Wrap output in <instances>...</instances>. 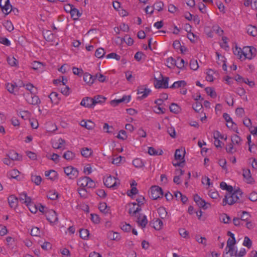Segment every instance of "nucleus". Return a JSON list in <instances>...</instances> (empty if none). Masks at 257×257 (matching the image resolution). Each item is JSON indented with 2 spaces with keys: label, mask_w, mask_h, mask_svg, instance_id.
Listing matches in <instances>:
<instances>
[{
  "label": "nucleus",
  "mask_w": 257,
  "mask_h": 257,
  "mask_svg": "<svg viewBox=\"0 0 257 257\" xmlns=\"http://www.w3.org/2000/svg\"><path fill=\"white\" fill-rule=\"evenodd\" d=\"M242 195V192L239 189L235 190L231 193H227L222 201V205L225 206L226 204L232 205L236 202H241L240 199Z\"/></svg>",
  "instance_id": "obj_1"
},
{
  "label": "nucleus",
  "mask_w": 257,
  "mask_h": 257,
  "mask_svg": "<svg viewBox=\"0 0 257 257\" xmlns=\"http://www.w3.org/2000/svg\"><path fill=\"white\" fill-rule=\"evenodd\" d=\"M103 182L106 187L116 189L120 184V181L117 178L109 175L103 179Z\"/></svg>",
  "instance_id": "obj_2"
},
{
  "label": "nucleus",
  "mask_w": 257,
  "mask_h": 257,
  "mask_svg": "<svg viewBox=\"0 0 257 257\" xmlns=\"http://www.w3.org/2000/svg\"><path fill=\"white\" fill-rule=\"evenodd\" d=\"M163 192L162 188L158 186H154L151 188L150 197L153 200H156L163 197Z\"/></svg>",
  "instance_id": "obj_3"
},
{
  "label": "nucleus",
  "mask_w": 257,
  "mask_h": 257,
  "mask_svg": "<svg viewBox=\"0 0 257 257\" xmlns=\"http://www.w3.org/2000/svg\"><path fill=\"white\" fill-rule=\"evenodd\" d=\"M64 171L67 176L70 179H74L78 176V171L77 169L71 166L65 167Z\"/></svg>",
  "instance_id": "obj_4"
},
{
  "label": "nucleus",
  "mask_w": 257,
  "mask_h": 257,
  "mask_svg": "<svg viewBox=\"0 0 257 257\" xmlns=\"http://www.w3.org/2000/svg\"><path fill=\"white\" fill-rule=\"evenodd\" d=\"M256 49L253 47H244L243 48V55L244 59H251L255 55Z\"/></svg>",
  "instance_id": "obj_5"
},
{
  "label": "nucleus",
  "mask_w": 257,
  "mask_h": 257,
  "mask_svg": "<svg viewBox=\"0 0 257 257\" xmlns=\"http://www.w3.org/2000/svg\"><path fill=\"white\" fill-rule=\"evenodd\" d=\"M26 101L32 105H38L41 103V100L39 97L36 95H33L31 93H28L25 95Z\"/></svg>",
  "instance_id": "obj_6"
},
{
  "label": "nucleus",
  "mask_w": 257,
  "mask_h": 257,
  "mask_svg": "<svg viewBox=\"0 0 257 257\" xmlns=\"http://www.w3.org/2000/svg\"><path fill=\"white\" fill-rule=\"evenodd\" d=\"M45 215L47 219L51 223H55L58 221V217L56 212L53 209L47 210L45 212Z\"/></svg>",
  "instance_id": "obj_7"
},
{
  "label": "nucleus",
  "mask_w": 257,
  "mask_h": 257,
  "mask_svg": "<svg viewBox=\"0 0 257 257\" xmlns=\"http://www.w3.org/2000/svg\"><path fill=\"white\" fill-rule=\"evenodd\" d=\"M131 95H124L121 98L119 99L112 100L110 102V104L113 106L118 105L120 103L125 102H128L131 100Z\"/></svg>",
  "instance_id": "obj_8"
},
{
  "label": "nucleus",
  "mask_w": 257,
  "mask_h": 257,
  "mask_svg": "<svg viewBox=\"0 0 257 257\" xmlns=\"http://www.w3.org/2000/svg\"><path fill=\"white\" fill-rule=\"evenodd\" d=\"M185 154V149H177L175 151V159L176 160L182 161V162H184V156Z\"/></svg>",
  "instance_id": "obj_9"
},
{
  "label": "nucleus",
  "mask_w": 257,
  "mask_h": 257,
  "mask_svg": "<svg viewBox=\"0 0 257 257\" xmlns=\"http://www.w3.org/2000/svg\"><path fill=\"white\" fill-rule=\"evenodd\" d=\"M93 98L86 97L82 99L80 104L86 107H92L94 106Z\"/></svg>",
  "instance_id": "obj_10"
},
{
  "label": "nucleus",
  "mask_w": 257,
  "mask_h": 257,
  "mask_svg": "<svg viewBox=\"0 0 257 257\" xmlns=\"http://www.w3.org/2000/svg\"><path fill=\"white\" fill-rule=\"evenodd\" d=\"M9 204L11 208H15L18 204V199L15 195H12L8 198Z\"/></svg>",
  "instance_id": "obj_11"
},
{
  "label": "nucleus",
  "mask_w": 257,
  "mask_h": 257,
  "mask_svg": "<svg viewBox=\"0 0 257 257\" xmlns=\"http://www.w3.org/2000/svg\"><path fill=\"white\" fill-rule=\"evenodd\" d=\"M83 80L88 85L90 86L94 83L95 78L90 74L85 73L83 75Z\"/></svg>",
  "instance_id": "obj_12"
},
{
  "label": "nucleus",
  "mask_w": 257,
  "mask_h": 257,
  "mask_svg": "<svg viewBox=\"0 0 257 257\" xmlns=\"http://www.w3.org/2000/svg\"><path fill=\"white\" fill-rule=\"evenodd\" d=\"M223 117L227 122L226 126L228 128H232L234 125H236V124L233 122L232 118L227 113H223Z\"/></svg>",
  "instance_id": "obj_13"
},
{
  "label": "nucleus",
  "mask_w": 257,
  "mask_h": 257,
  "mask_svg": "<svg viewBox=\"0 0 257 257\" xmlns=\"http://www.w3.org/2000/svg\"><path fill=\"white\" fill-rule=\"evenodd\" d=\"M137 222L142 228H144L148 223L146 216L145 215H140L138 217Z\"/></svg>",
  "instance_id": "obj_14"
},
{
  "label": "nucleus",
  "mask_w": 257,
  "mask_h": 257,
  "mask_svg": "<svg viewBox=\"0 0 257 257\" xmlns=\"http://www.w3.org/2000/svg\"><path fill=\"white\" fill-rule=\"evenodd\" d=\"M19 200L22 203L27 204L30 202L31 198L27 196L26 192L20 193Z\"/></svg>",
  "instance_id": "obj_15"
},
{
  "label": "nucleus",
  "mask_w": 257,
  "mask_h": 257,
  "mask_svg": "<svg viewBox=\"0 0 257 257\" xmlns=\"http://www.w3.org/2000/svg\"><path fill=\"white\" fill-rule=\"evenodd\" d=\"M88 179L89 177L86 176L80 178L77 181V185L81 188H85L87 185Z\"/></svg>",
  "instance_id": "obj_16"
},
{
  "label": "nucleus",
  "mask_w": 257,
  "mask_h": 257,
  "mask_svg": "<svg viewBox=\"0 0 257 257\" xmlns=\"http://www.w3.org/2000/svg\"><path fill=\"white\" fill-rule=\"evenodd\" d=\"M187 85L186 82L184 80H179L175 82L171 86H170V88L175 89L180 87H184Z\"/></svg>",
  "instance_id": "obj_17"
},
{
  "label": "nucleus",
  "mask_w": 257,
  "mask_h": 257,
  "mask_svg": "<svg viewBox=\"0 0 257 257\" xmlns=\"http://www.w3.org/2000/svg\"><path fill=\"white\" fill-rule=\"evenodd\" d=\"M8 156L13 161H20L22 160V156H20L19 154L15 152L14 151H11L9 152Z\"/></svg>",
  "instance_id": "obj_18"
},
{
  "label": "nucleus",
  "mask_w": 257,
  "mask_h": 257,
  "mask_svg": "<svg viewBox=\"0 0 257 257\" xmlns=\"http://www.w3.org/2000/svg\"><path fill=\"white\" fill-rule=\"evenodd\" d=\"M57 173L54 170H51L45 172V176L49 177V179L51 180H55L57 178Z\"/></svg>",
  "instance_id": "obj_19"
},
{
  "label": "nucleus",
  "mask_w": 257,
  "mask_h": 257,
  "mask_svg": "<svg viewBox=\"0 0 257 257\" xmlns=\"http://www.w3.org/2000/svg\"><path fill=\"white\" fill-rule=\"evenodd\" d=\"M243 176L248 183H250L252 182L253 178L251 177L250 170L249 169L243 170Z\"/></svg>",
  "instance_id": "obj_20"
},
{
  "label": "nucleus",
  "mask_w": 257,
  "mask_h": 257,
  "mask_svg": "<svg viewBox=\"0 0 257 257\" xmlns=\"http://www.w3.org/2000/svg\"><path fill=\"white\" fill-rule=\"evenodd\" d=\"M80 125L88 130L93 128L94 126V123L90 120H82L80 122Z\"/></svg>",
  "instance_id": "obj_21"
},
{
  "label": "nucleus",
  "mask_w": 257,
  "mask_h": 257,
  "mask_svg": "<svg viewBox=\"0 0 257 257\" xmlns=\"http://www.w3.org/2000/svg\"><path fill=\"white\" fill-rule=\"evenodd\" d=\"M31 67L32 69L35 70H41L42 71L43 69V63L38 62V61H34L31 64Z\"/></svg>",
  "instance_id": "obj_22"
},
{
  "label": "nucleus",
  "mask_w": 257,
  "mask_h": 257,
  "mask_svg": "<svg viewBox=\"0 0 257 257\" xmlns=\"http://www.w3.org/2000/svg\"><path fill=\"white\" fill-rule=\"evenodd\" d=\"M63 157L66 160L70 161L75 158V154L70 151H67L64 153Z\"/></svg>",
  "instance_id": "obj_23"
},
{
  "label": "nucleus",
  "mask_w": 257,
  "mask_h": 257,
  "mask_svg": "<svg viewBox=\"0 0 257 257\" xmlns=\"http://www.w3.org/2000/svg\"><path fill=\"white\" fill-rule=\"evenodd\" d=\"M163 152L162 150L157 151L153 147H149L148 148V153L150 155H154V156L162 155L163 154Z\"/></svg>",
  "instance_id": "obj_24"
},
{
  "label": "nucleus",
  "mask_w": 257,
  "mask_h": 257,
  "mask_svg": "<svg viewBox=\"0 0 257 257\" xmlns=\"http://www.w3.org/2000/svg\"><path fill=\"white\" fill-rule=\"evenodd\" d=\"M70 13L71 14V17L74 20L78 19V18L81 15V14L79 12L78 10L75 8H74L72 10H71V12Z\"/></svg>",
  "instance_id": "obj_25"
},
{
  "label": "nucleus",
  "mask_w": 257,
  "mask_h": 257,
  "mask_svg": "<svg viewBox=\"0 0 257 257\" xmlns=\"http://www.w3.org/2000/svg\"><path fill=\"white\" fill-rule=\"evenodd\" d=\"M94 105L96 104H101L105 101L106 98L102 95H97L93 98Z\"/></svg>",
  "instance_id": "obj_26"
},
{
  "label": "nucleus",
  "mask_w": 257,
  "mask_h": 257,
  "mask_svg": "<svg viewBox=\"0 0 257 257\" xmlns=\"http://www.w3.org/2000/svg\"><path fill=\"white\" fill-rule=\"evenodd\" d=\"M47 196L50 200H55L58 197V193L55 190H50L47 193Z\"/></svg>",
  "instance_id": "obj_27"
},
{
  "label": "nucleus",
  "mask_w": 257,
  "mask_h": 257,
  "mask_svg": "<svg viewBox=\"0 0 257 257\" xmlns=\"http://www.w3.org/2000/svg\"><path fill=\"white\" fill-rule=\"evenodd\" d=\"M65 143V140L61 138H60L58 140V142H54L53 143V147L54 149H59L61 148L62 147V146H64Z\"/></svg>",
  "instance_id": "obj_28"
},
{
  "label": "nucleus",
  "mask_w": 257,
  "mask_h": 257,
  "mask_svg": "<svg viewBox=\"0 0 257 257\" xmlns=\"http://www.w3.org/2000/svg\"><path fill=\"white\" fill-rule=\"evenodd\" d=\"M247 32L249 35L253 37H255L257 35V28L254 26L249 25L247 27Z\"/></svg>",
  "instance_id": "obj_29"
},
{
  "label": "nucleus",
  "mask_w": 257,
  "mask_h": 257,
  "mask_svg": "<svg viewBox=\"0 0 257 257\" xmlns=\"http://www.w3.org/2000/svg\"><path fill=\"white\" fill-rule=\"evenodd\" d=\"M228 249L226 250L225 253L223 255V257H232L234 255L235 250L234 247H227Z\"/></svg>",
  "instance_id": "obj_30"
},
{
  "label": "nucleus",
  "mask_w": 257,
  "mask_h": 257,
  "mask_svg": "<svg viewBox=\"0 0 257 257\" xmlns=\"http://www.w3.org/2000/svg\"><path fill=\"white\" fill-rule=\"evenodd\" d=\"M128 206H130V208L128 210V213L131 216H134L136 214V208L137 204L136 202L129 203Z\"/></svg>",
  "instance_id": "obj_31"
},
{
  "label": "nucleus",
  "mask_w": 257,
  "mask_h": 257,
  "mask_svg": "<svg viewBox=\"0 0 257 257\" xmlns=\"http://www.w3.org/2000/svg\"><path fill=\"white\" fill-rule=\"evenodd\" d=\"M241 138L237 135L234 134L231 136V142L234 145L240 146L241 145Z\"/></svg>",
  "instance_id": "obj_32"
},
{
  "label": "nucleus",
  "mask_w": 257,
  "mask_h": 257,
  "mask_svg": "<svg viewBox=\"0 0 257 257\" xmlns=\"http://www.w3.org/2000/svg\"><path fill=\"white\" fill-rule=\"evenodd\" d=\"M26 205L29 208L30 211L33 213H35L37 212L38 210V207L37 205L34 204L33 202L30 201V202L26 204Z\"/></svg>",
  "instance_id": "obj_33"
},
{
  "label": "nucleus",
  "mask_w": 257,
  "mask_h": 257,
  "mask_svg": "<svg viewBox=\"0 0 257 257\" xmlns=\"http://www.w3.org/2000/svg\"><path fill=\"white\" fill-rule=\"evenodd\" d=\"M92 153V150L88 148H84L82 149L81 151V154L82 156L86 158L89 157Z\"/></svg>",
  "instance_id": "obj_34"
},
{
  "label": "nucleus",
  "mask_w": 257,
  "mask_h": 257,
  "mask_svg": "<svg viewBox=\"0 0 257 257\" xmlns=\"http://www.w3.org/2000/svg\"><path fill=\"white\" fill-rule=\"evenodd\" d=\"M108 237L111 240H117L120 239V236L119 233L112 231H109L108 233Z\"/></svg>",
  "instance_id": "obj_35"
},
{
  "label": "nucleus",
  "mask_w": 257,
  "mask_h": 257,
  "mask_svg": "<svg viewBox=\"0 0 257 257\" xmlns=\"http://www.w3.org/2000/svg\"><path fill=\"white\" fill-rule=\"evenodd\" d=\"M154 224V227L156 230H160L161 229L163 226V221L160 220L159 218H157L153 223Z\"/></svg>",
  "instance_id": "obj_36"
},
{
  "label": "nucleus",
  "mask_w": 257,
  "mask_h": 257,
  "mask_svg": "<svg viewBox=\"0 0 257 257\" xmlns=\"http://www.w3.org/2000/svg\"><path fill=\"white\" fill-rule=\"evenodd\" d=\"M133 165L136 168H142L144 166L142 160L140 158H136L133 161Z\"/></svg>",
  "instance_id": "obj_37"
},
{
  "label": "nucleus",
  "mask_w": 257,
  "mask_h": 257,
  "mask_svg": "<svg viewBox=\"0 0 257 257\" xmlns=\"http://www.w3.org/2000/svg\"><path fill=\"white\" fill-rule=\"evenodd\" d=\"M170 111L174 113H178L179 112L180 110V107L176 103H171V105L170 106Z\"/></svg>",
  "instance_id": "obj_38"
},
{
  "label": "nucleus",
  "mask_w": 257,
  "mask_h": 257,
  "mask_svg": "<svg viewBox=\"0 0 257 257\" xmlns=\"http://www.w3.org/2000/svg\"><path fill=\"white\" fill-rule=\"evenodd\" d=\"M80 236L83 239H86L89 234L88 230L86 229H81L79 230Z\"/></svg>",
  "instance_id": "obj_39"
},
{
  "label": "nucleus",
  "mask_w": 257,
  "mask_h": 257,
  "mask_svg": "<svg viewBox=\"0 0 257 257\" xmlns=\"http://www.w3.org/2000/svg\"><path fill=\"white\" fill-rule=\"evenodd\" d=\"M2 12L6 15L9 14L12 10V6L9 3L6 4L4 7L1 9Z\"/></svg>",
  "instance_id": "obj_40"
},
{
  "label": "nucleus",
  "mask_w": 257,
  "mask_h": 257,
  "mask_svg": "<svg viewBox=\"0 0 257 257\" xmlns=\"http://www.w3.org/2000/svg\"><path fill=\"white\" fill-rule=\"evenodd\" d=\"M233 52L235 55L237 56L239 59H241L243 55V49H241L236 46L233 50Z\"/></svg>",
  "instance_id": "obj_41"
},
{
  "label": "nucleus",
  "mask_w": 257,
  "mask_h": 257,
  "mask_svg": "<svg viewBox=\"0 0 257 257\" xmlns=\"http://www.w3.org/2000/svg\"><path fill=\"white\" fill-rule=\"evenodd\" d=\"M205 90L206 93L208 95H210V97H211L212 98L216 97V93L215 92L213 88H212L211 87H208L205 88Z\"/></svg>",
  "instance_id": "obj_42"
},
{
  "label": "nucleus",
  "mask_w": 257,
  "mask_h": 257,
  "mask_svg": "<svg viewBox=\"0 0 257 257\" xmlns=\"http://www.w3.org/2000/svg\"><path fill=\"white\" fill-rule=\"evenodd\" d=\"M7 62L11 66H17L18 61L14 57H8Z\"/></svg>",
  "instance_id": "obj_43"
},
{
  "label": "nucleus",
  "mask_w": 257,
  "mask_h": 257,
  "mask_svg": "<svg viewBox=\"0 0 257 257\" xmlns=\"http://www.w3.org/2000/svg\"><path fill=\"white\" fill-rule=\"evenodd\" d=\"M105 54L104 50L102 48L97 49L95 53V56L98 58H102Z\"/></svg>",
  "instance_id": "obj_44"
},
{
  "label": "nucleus",
  "mask_w": 257,
  "mask_h": 257,
  "mask_svg": "<svg viewBox=\"0 0 257 257\" xmlns=\"http://www.w3.org/2000/svg\"><path fill=\"white\" fill-rule=\"evenodd\" d=\"M77 191L81 197L83 198H86L87 197V192L85 188H78Z\"/></svg>",
  "instance_id": "obj_45"
},
{
  "label": "nucleus",
  "mask_w": 257,
  "mask_h": 257,
  "mask_svg": "<svg viewBox=\"0 0 257 257\" xmlns=\"http://www.w3.org/2000/svg\"><path fill=\"white\" fill-rule=\"evenodd\" d=\"M7 90L11 93H14V89L17 87V85L13 83H8L6 84Z\"/></svg>",
  "instance_id": "obj_46"
},
{
  "label": "nucleus",
  "mask_w": 257,
  "mask_h": 257,
  "mask_svg": "<svg viewBox=\"0 0 257 257\" xmlns=\"http://www.w3.org/2000/svg\"><path fill=\"white\" fill-rule=\"evenodd\" d=\"M58 96V94L57 92H52V93H50L49 97L51 99L52 102L57 103L59 100Z\"/></svg>",
  "instance_id": "obj_47"
},
{
  "label": "nucleus",
  "mask_w": 257,
  "mask_h": 257,
  "mask_svg": "<svg viewBox=\"0 0 257 257\" xmlns=\"http://www.w3.org/2000/svg\"><path fill=\"white\" fill-rule=\"evenodd\" d=\"M158 212L159 214V216L162 218H165L167 214V212L164 207H160L158 209Z\"/></svg>",
  "instance_id": "obj_48"
},
{
  "label": "nucleus",
  "mask_w": 257,
  "mask_h": 257,
  "mask_svg": "<svg viewBox=\"0 0 257 257\" xmlns=\"http://www.w3.org/2000/svg\"><path fill=\"white\" fill-rule=\"evenodd\" d=\"M31 180L32 182L35 183L37 185H39L41 184L42 181V178L40 176L32 175Z\"/></svg>",
  "instance_id": "obj_49"
},
{
  "label": "nucleus",
  "mask_w": 257,
  "mask_h": 257,
  "mask_svg": "<svg viewBox=\"0 0 257 257\" xmlns=\"http://www.w3.org/2000/svg\"><path fill=\"white\" fill-rule=\"evenodd\" d=\"M166 62L167 63V66L169 68H172V67L176 66V60L172 57L167 58Z\"/></svg>",
  "instance_id": "obj_50"
},
{
  "label": "nucleus",
  "mask_w": 257,
  "mask_h": 257,
  "mask_svg": "<svg viewBox=\"0 0 257 257\" xmlns=\"http://www.w3.org/2000/svg\"><path fill=\"white\" fill-rule=\"evenodd\" d=\"M103 131L104 132L107 133H112L114 130V128L112 126H109L108 123H105L103 125Z\"/></svg>",
  "instance_id": "obj_51"
},
{
  "label": "nucleus",
  "mask_w": 257,
  "mask_h": 257,
  "mask_svg": "<svg viewBox=\"0 0 257 257\" xmlns=\"http://www.w3.org/2000/svg\"><path fill=\"white\" fill-rule=\"evenodd\" d=\"M193 109L196 112H199L202 108V104L196 101L192 105Z\"/></svg>",
  "instance_id": "obj_52"
},
{
  "label": "nucleus",
  "mask_w": 257,
  "mask_h": 257,
  "mask_svg": "<svg viewBox=\"0 0 257 257\" xmlns=\"http://www.w3.org/2000/svg\"><path fill=\"white\" fill-rule=\"evenodd\" d=\"M250 217V215L249 213L243 211L242 212V214L241 215L240 219L241 221H247Z\"/></svg>",
  "instance_id": "obj_53"
},
{
  "label": "nucleus",
  "mask_w": 257,
  "mask_h": 257,
  "mask_svg": "<svg viewBox=\"0 0 257 257\" xmlns=\"http://www.w3.org/2000/svg\"><path fill=\"white\" fill-rule=\"evenodd\" d=\"M184 60L183 59L178 58L176 60V66L179 69L183 68L184 67Z\"/></svg>",
  "instance_id": "obj_54"
},
{
  "label": "nucleus",
  "mask_w": 257,
  "mask_h": 257,
  "mask_svg": "<svg viewBox=\"0 0 257 257\" xmlns=\"http://www.w3.org/2000/svg\"><path fill=\"white\" fill-rule=\"evenodd\" d=\"M190 68L193 70H196L198 68V64L197 61L195 59H192L190 62Z\"/></svg>",
  "instance_id": "obj_55"
},
{
  "label": "nucleus",
  "mask_w": 257,
  "mask_h": 257,
  "mask_svg": "<svg viewBox=\"0 0 257 257\" xmlns=\"http://www.w3.org/2000/svg\"><path fill=\"white\" fill-rule=\"evenodd\" d=\"M116 137L120 140H125L127 138L126 133L124 130H120Z\"/></svg>",
  "instance_id": "obj_56"
},
{
  "label": "nucleus",
  "mask_w": 257,
  "mask_h": 257,
  "mask_svg": "<svg viewBox=\"0 0 257 257\" xmlns=\"http://www.w3.org/2000/svg\"><path fill=\"white\" fill-rule=\"evenodd\" d=\"M243 245L245 246H246L248 248H250L251 247L252 245V242L248 237H244Z\"/></svg>",
  "instance_id": "obj_57"
},
{
  "label": "nucleus",
  "mask_w": 257,
  "mask_h": 257,
  "mask_svg": "<svg viewBox=\"0 0 257 257\" xmlns=\"http://www.w3.org/2000/svg\"><path fill=\"white\" fill-rule=\"evenodd\" d=\"M236 243V240L235 237H233V238H228L227 241V246L225 248V250H227V247H234V244Z\"/></svg>",
  "instance_id": "obj_58"
},
{
  "label": "nucleus",
  "mask_w": 257,
  "mask_h": 257,
  "mask_svg": "<svg viewBox=\"0 0 257 257\" xmlns=\"http://www.w3.org/2000/svg\"><path fill=\"white\" fill-rule=\"evenodd\" d=\"M20 174L19 171L17 169H13L11 171L9 172V176L12 178H16L19 176Z\"/></svg>",
  "instance_id": "obj_59"
},
{
  "label": "nucleus",
  "mask_w": 257,
  "mask_h": 257,
  "mask_svg": "<svg viewBox=\"0 0 257 257\" xmlns=\"http://www.w3.org/2000/svg\"><path fill=\"white\" fill-rule=\"evenodd\" d=\"M214 72L212 70L209 69L207 72L206 79L207 81L212 82L213 81V74Z\"/></svg>",
  "instance_id": "obj_60"
},
{
  "label": "nucleus",
  "mask_w": 257,
  "mask_h": 257,
  "mask_svg": "<svg viewBox=\"0 0 257 257\" xmlns=\"http://www.w3.org/2000/svg\"><path fill=\"white\" fill-rule=\"evenodd\" d=\"M220 219L224 223H228L230 220V218L226 214H223L220 217Z\"/></svg>",
  "instance_id": "obj_61"
},
{
  "label": "nucleus",
  "mask_w": 257,
  "mask_h": 257,
  "mask_svg": "<svg viewBox=\"0 0 257 257\" xmlns=\"http://www.w3.org/2000/svg\"><path fill=\"white\" fill-rule=\"evenodd\" d=\"M164 4L161 2H156L154 5V9L158 11H161L163 10Z\"/></svg>",
  "instance_id": "obj_62"
},
{
  "label": "nucleus",
  "mask_w": 257,
  "mask_h": 257,
  "mask_svg": "<svg viewBox=\"0 0 257 257\" xmlns=\"http://www.w3.org/2000/svg\"><path fill=\"white\" fill-rule=\"evenodd\" d=\"M196 203L200 208H202L204 209L207 208V207L206 206V202L202 199H200L198 202H196Z\"/></svg>",
  "instance_id": "obj_63"
},
{
  "label": "nucleus",
  "mask_w": 257,
  "mask_h": 257,
  "mask_svg": "<svg viewBox=\"0 0 257 257\" xmlns=\"http://www.w3.org/2000/svg\"><path fill=\"white\" fill-rule=\"evenodd\" d=\"M107 206L106 203L105 202L100 203L99 205V209L102 212L106 213L107 212Z\"/></svg>",
  "instance_id": "obj_64"
}]
</instances>
